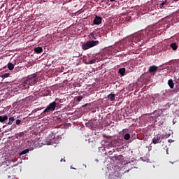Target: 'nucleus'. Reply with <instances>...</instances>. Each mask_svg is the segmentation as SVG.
Returning <instances> with one entry per match:
<instances>
[{
  "instance_id": "nucleus-1",
  "label": "nucleus",
  "mask_w": 179,
  "mask_h": 179,
  "mask_svg": "<svg viewBox=\"0 0 179 179\" xmlns=\"http://www.w3.org/2000/svg\"><path fill=\"white\" fill-rule=\"evenodd\" d=\"M55 101L63 103V99H59L56 98V99H54V102L49 103V105L47 106V108H45V110H43V114H47L56 110V107L58 106V103H56Z\"/></svg>"
},
{
  "instance_id": "nucleus-2",
  "label": "nucleus",
  "mask_w": 179,
  "mask_h": 179,
  "mask_svg": "<svg viewBox=\"0 0 179 179\" xmlns=\"http://www.w3.org/2000/svg\"><path fill=\"white\" fill-rule=\"evenodd\" d=\"M142 39H143V36H141V34L130 37V46L135 48H139V46L141 45Z\"/></svg>"
},
{
  "instance_id": "nucleus-3",
  "label": "nucleus",
  "mask_w": 179,
  "mask_h": 179,
  "mask_svg": "<svg viewBox=\"0 0 179 179\" xmlns=\"http://www.w3.org/2000/svg\"><path fill=\"white\" fill-rule=\"evenodd\" d=\"M35 83H37V76H31L27 80H24V83H22V87L24 89H28L29 86H33L35 85Z\"/></svg>"
},
{
  "instance_id": "nucleus-4",
  "label": "nucleus",
  "mask_w": 179,
  "mask_h": 179,
  "mask_svg": "<svg viewBox=\"0 0 179 179\" xmlns=\"http://www.w3.org/2000/svg\"><path fill=\"white\" fill-rule=\"evenodd\" d=\"M99 43V42L97 41H91L86 42L85 43L82 45V50H87L93 47L97 46V44Z\"/></svg>"
},
{
  "instance_id": "nucleus-5",
  "label": "nucleus",
  "mask_w": 179,
  "mask_h": 179,
  "mask_svg": "<svg viewBox=\"0 0 179 179\" xmlns=\"http://www.w3.org/2000/svg\"><path fill=\"white\" fill-rule=\"evenodd\" d=\"M169 138V134H162V135H155L153 137V141H152V143L153 145L159 144L162 142V139H164Z\"/></svg>"
},
{
  "instance_id": "nucleus-6",
  "label": "nucleus",
  "mask_w": 179,
  "mask_h": 179,
  "mask_svg": "<svg viewBox=\"0 0 179 179\" xmlns=\"http://www.w3.org/2000/svg\"><path fill=\"white\" fill-rule=\"evenodd\" d=\"M99 24H102V17L95 15V17L93 18V24L99 25Z\"/></svg>"
},
{
  "instance_id": "nucleus-7",
  "label": "nucleus",
  "mask_w": 179,
  "mask_h": 179,
  "mask_svg": "<svg viewBox=\"0 0 179 179\" xmlns=\"http://www.w3.org/2000/svg\"><path fill=\"white\" fill-rule=\"evenodd\" d=\"M157 71H159V69L156 66H148V73H155Z\"/></svg>"
},
{
  "instance_id": "nucleus-8",
  "label": "nucleus",
  "mask_w": 179,
  "mask_h": 179,
  "mask_svg": "<svg viewBox=\"0 0 179 179\" xmlns=\"http://www.w3.org/2000/svg\"><path fill=\"white\" fill-rule=\"evenodd\" d=\"M109 179H120V175L118 172H114V173L109 174Z\"/></svg>"
},
{
  "instance_id": "nucleus-9",
  "label": "nucleus",
  "mask_w": 179,
  "mask_h": 179,
  "mask_svg": "<svg viewBox=\"0 0 179 179\" xmlns=\"http://www.w3.org/2000/svg\"><path fill=\"white\" fill-rule=\"evenodd\" d=\"M10 120V117H8V115H1L0 116V122L5 123V121Z\"/></svg>"
},
{
  "instance_id": "nucleus-10",
  "label": "nucleus",
  "mask_w": 179,
  "mask_h": 179,
  "mask_svg": "<svg viewBox=\"0 0 179 179\" xmlns=\"http://www.w3.org/2000/svg\"><path fill=\"white\" fill-rule=\"evenodd\" d=\"M89 38H91L92 40L97 39V35L95 34V31L91 32V34H89Z\"/></svg>"
},
{
  "instance_id": "nucleus-11",
  "label": "nucleus",
  "mask_w": 179,
  "mask_h": 179,
  "mask_svg": "<svg viewBox=\"0 0 179 179\" xmlns=\"http://www.w3.org/2000/svg\"><path fill=\"white\" fill-rule=\"evenodd\" d=\"M169 48H171V50L176 51V50L178 49V45H176L175 43L169 44Z\"/></svg>"
},
{
  "instance_id": "nucleus-12",
  "label": "nucleus",
  "mask_w": 179,
  "mask_h": 179,
  "mask_svg": "<svg viewBox=\"0 0 179 179\" xmlns=\"http://www.w3.org/2000/svg\"><path fill=\"white\" fill-rule=\"evenodd\" d=\"M107 99L110 101H113L115 100V95L113 94H109V95H107Z\"/></svg>"
},
{
  "instance_id": "nucleus-13",
  "label": "nucleus",
  "mask_w": 179,
  "mask_h": 179,
  "mask_svg": "<svg viewBox=\"0 0 179 179\" xmlns=\"http://www.w3.org/2000/svg\"><path fill=\"white\" fill-rule=\"evenodd\" d=\"M7 121H8V123H6V124L7 125H12V122H17V120H14V117H10V120Z\"/></svg>"
},
{
  "instance_id": "nucleus-14",
  "label": "nucleus",
  "mask_w": 179,
  "mask_h": 179,
  "mask_svg": "<svg viewBox=\"0 0 179 179\" xmlns=\"http://www.w3.org/2000/svg\"><path fill=\"white\" fill-rule=\"evenodd\" d=\"M34 51L36 52V54H40L42 52V48L38 47L34 49Z\"/></svg>"
},
{
  "instance_id": "nucleus-15",
  "label": "nucleus",
  "mask_w": 179,
  "mask_h": 179,
  "mask_svg": "<svg viewBox=\"0 0 179 179\" xmlns=\"http://www.w3.org/2000/svg\"><path fill=\"white\" fill-rule=\"evenodd\" d=\"M167 85H169V89H173V80H168Z\"/></svg>"
},
{
  "instance_id": "nucleus-16",
  "label": "nucleus",
  "mask_w": 179,
  "mask_h": 179,
  "mask_svg": "<svg viewBox=\"0 0 179 179\" xmlns=\"http://www.w3.org/2000/svg\"><path fill=\"white\" fill-rule=\"evenodd\" d=\"M119 74L122 76H125V68H121L119 69Z\"/></svg>"
},
{
  "instance_id": "nucleus-17",
  "label": "nucleus",
  "mask_w": 179,
  "mask_h": 179,
  "mask_svg": "<svg viewBox=\"0 0 179 179\" xmlns=\"http://www.w3.org/2000/svg\"><path fill=\"white\" fill-rule=\"evenodd\" d=\"M14 69V65L12 63H8V70L12 71Z\"/></svg>"
},
{
  "instance_id": "nucleus-18",
  "label": "nucleus",
  "mask_w": 179,
  "mask_h": 179,
  "mask_svg": "<svg viewBox=\"0 0 179 179\" xmlns=\"http://www.w3.org/2000/svg\"><path fill=\"white\" fill-rule=\"evenodd\" d=\"M8 77H10V73H3L1 75V78H8Z\"/></svg>"
},
{
  "instance_id": "nucleus-19",
  "label": "nucleus",
  "mask_w": 179,
  "mask_h": 179,
  "mask_svg": "<svg viewBox=\"0 0 179 179\" xmlns=\"http://www.w3.org/2000/svg\"><path fill=\"white\" fill-rule=\"evenodd\" d=\"M123 139L125 141L129 140V134H125V135H123Z\"/></svg>"
},
{
  "instance_id": "nucleus-20",
  "label": "nucleus",
  "mask_w": 179,
  "mask_h": 179,
  "mask_svg": "<svg viewBox=\"0 0 179 179\" xmlns=\"http://www.w3.org/2000/svg\"><path fill=\"white\" fill-rule=\"evenodd\" d=\"M28 153V149L22 150V152H20V156L24 155Z\"/></svg>"
},
{
  "instance_id": "nucleus-21",
  "label": "nucleus",
  "mask_w": 179,
  "mask_h": 179,
  "mask_svg": "<svg viewBox=\"0 0 179 179\" xmlns=\"http://www.w3.org/2000/svg\"><path fill=\"white\" fill-rule=\"evenodd\" d=\"M43 95L49 96V94H50L49 90H45L43 91Z\"/></svg>"
},
{
  "instance_id": "nucleus-22",
  "label": "nucleus",
  "mask_w": 179,
  "mask_h": 179,
  "mask_svg": "<svg viewBox=\"0 0 179 179\" xmlns=\"http://www.w3.org/2000/svg\"><path fill=\"white\" fill-rule=\"evenodd\" d=\"M95 64V59H90L89 62H87V63H86V64Z\"/></svg>"
},
{
  "instance_id": "nucleus-23",
  "label": "nucleus",
  "mask_w": 179,
  "mask_h": 179,
  "mask_svg": "<svg viewBox=\"0 0 179 179\" xmlns=\"http://www.w3.org/2000/svg\"><path fill=\"white\" fill-rule=\"evenodd\" d=\"M83 99V96H78L77 97H76V101H77V102H80L81 101V99Z\"/></svg>"
},
{
  "instance_id": "nucleus-24",
  "label": "nucleus",
  "mask_w": 179,
  "mask_h": 179,
  "mask_svg": "<svg viewBox=\"0 0 179 179\" xmlns=\"http://www.w3.org/2000/svg\"><path fill=\"white\" fill-rule=\"evenodd\" d=\"M15 122V124H16V125H19V124H20V123H21V120H17V121H16V122Z\"/></svg>"
},
{
  "instance_id": "nucleus-25",
  "label": "nucleus",
  "mask_w": 179,
  "mask_h": 179,
  "mask_svg": "<svg viewBox=\"0 0 179 179\" xmlns=\"http://www.w3.org/2000/svg\"><path fill=\"white\" fill-rule=\"evenodd\" d=\"M60 122V118L56 117V123H59Z\"/></svg>"
},
{
  "instance_id": "nucleus-26",
  "label": "nucleus",
  "mask_w": 179,
  "mask_h": 179,
  "mask_svg": "<svg viewBox=\"0 0 179 179\" xmlns=\"http://www.w3.org/2000/svg\"><path fill=\"white\" fill-rule=\"evenodd\" d=\"M165 1H162V3H160V6H164Z\"/></svg>"
},
{
  "instance_id": "nucleus-27",
  "label": "nucleus",
  "mask_w": 179,
  "mask_h": 179,
  "mask_svg": "<svg viewBox=\"0 0 179 179\" xmlns=\"http://www.w3.org/2000/svg\"><path fill=\"white\" fill-rule=\"evenodd\" d=\"M86 127H90V122L86 123Z\"/></svg>"
},
{
  "instance_id": "nucleus-28",
  "label": "nucleus",
  "mask_w": 179,
  "mask_h": 179,
  "mask_svg": "<svg viewBox=\"0 0 179 179\" xmlns=\"http://www.w3.org/2000/svg\"><path fill=\"white\" fill-rule=\"evenodd\" d=\"M61 162H65V159H61Z\"/></svg>"
},
{
  "instance_id": "nucleus-29",
  "label": "nucleus",
  "mask_w": 179,
  "mask_h": 179,
  "mask_svg": "<svg viewBox=\"0 0 179 179\" xmlns=\"http://www.w3.org/2000/svg\"><path fill=\"white\" fill-rule=\"evenodd\" d=\"M115 1V0H109V2H113Z\"/></svg>"
},
{
  "instance_id": "nucleus-30",
  "label": "nucleus",
  "mask_w": 179,
  "mask_h": 179,
  "mask_svg": "<svg viewBox=\"0 0 179 179\" xmlns=\"http://www.w3.org/2000/svg\"><path fill=\"white\" fill-rule=\"evenodd\" d=\"M49 138H54V136H49Z\"/></svg>"
},
{
  "instance_id": "nucleus-31",
  "label": "nucleus",
  "mask_w": 179,
  "mask_h": 179,
  "mask_svg": "<svg viewBox=\"0 0 179 179\" xmlns=\"http://www.w3.org/2000/svg\"><path fill=\"white\" fill-rule=\"evenodd\" d=\"M150 33H152V32H150V31H148V35H150Z\"/></svg>"
},
{
  "instance_id": "nucleus-32",
  "label": "nucleus",
  "mask_w": 179,
  "mask_h": 179,
  "mask_svg": "<svg viewBox=\"0 0 179 179\" xmlns=\"http://www.w3.org/2000/svg\"><path fill=\"white\" fill-rule=\"evenodd\" d=\"M47 145H50V143H47Z\"/></svg>"
},
{
  "instance_id": "nucleus-33",
  "label": "nucleus",
  "mask_w": 179,
  "mask_h": 179,
  "mask_svg": "<svg viewBox=\"0 0 179 179\" xmlns=\"http://www.w3.org/2000/svg\"><path fill=\"white\" fill-rule=\"evenodd\" d=\"M168 141H171V140H168Z\"/></svg>"
}]
</instances>
